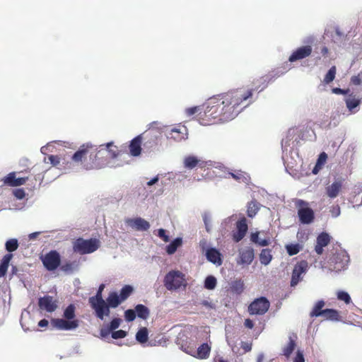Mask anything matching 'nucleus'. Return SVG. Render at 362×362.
<instances>
[{
  "label": "nucleus",
  "mask_w": 362,
  "mask_h": 362,
  "mask_svg": "<svg viewBox=\"0 0 362 362\" xmlns=\"http://www.w3.org/2000/svg\"><path fill=\"white\" fill-rule=\"evenodd\" d=\"M253 90L245 91L242 89L236 90L226 93L218 98H214L208 100L206 104L204 113L206 117L214 119L218 118V121L226 122L233 119L243 108L252 103L250 100L252 96Z\"/></svg>",
  "instance_id": "1"
},
{
  "label": "nucleus",
  "mask_w": 362,
  "mask_h": 362,
  "mask_svg": "<svg viewBox=\"0 0 362 362\" xmlns=\"http://www.w3.org/2000/svg\"><path fill=\"white\" fill-rule=\"evenodd\" d=\"M106 153L114 158L118 155V150L117 146L113 144V142H108L105 144L100 146V149L96 152H91L89 155L90 160L91 163H87L84 165L86 170L90 169H100L106 166L107 163L103 160V157Z\"/></svg>",
  "instance_id": "2"
},
{
  "label": "nucleus",
  "mask_w": 362,
  "mask_h": 362,
  "mask_svg": "<svg viewBox=\"0 0 362 362\" xmlns=\"http://www.w3.org/2000/svg\"><path fill=\"white\" fill-rule=\"evenodd\" d=\"M100 246V241L97 238L88 240L79 238L73 243V250L80 255L90 254L96 251Z\"/></svg>",
  "instance_id": "3"
},
{
  "label": "nucleus",
  "mask_w": 362,
  "mask_h": 362,
  "mask_svg": "<svg viewBox=\"0 0 362 362\" xmlns=\"http://www.w3.org/2000/svg\"><path fill=\"white\" fill-rule=\"evenodd\" d=\"M295 206L298 210V217L300 223L309 225L314 221V211L309 206V203L303 199H296Z\"/></svg>",
  "instance_id": "4"
},
{
  "label": "nucleus",
  "mask_w": 362,
  "mask_h": 362,
  "mask_svg": "<svg viewBox=\"0 0 362 362\" xmlns=\"http://www.w3.org/2000/svg\"><path fill=\"white\" fill-rule=\"evenodd\" d=\"M185 274L177 270H172L166 274L164 278V286L168 291L180 288L185 285Z\"/></svg>",
  "instance_id": "5"
},
{
  "label": "nucleus",
  "mask_w": 362,
  "mask_h": 362,
  "mask_svg": "<svg viewBox=\"0 0 362 362\" xmlns=\"http://www.w3.org/2000/svg\"><path fill=\"white\" fill-rule=\"evenodd\" d=\"M349 262V257L344 250L337 252L329 259L331 269L337 272L346 269Z\"/></svg>",
  "instance_id": "6"
},
{
  "label": "nucleus",
  "mask_w": 362,
  "mask_h": 362,
  "mask_svg": "<svg viewBox=\"0 0 362 362\" xmlns=\"http://www.w3.org/2000/svg\"><path fill=\"white\" fill-rule=\"evenodd\" d=\"M270 306V303L265 297L255 299L248 306V313L250 315H262L266 313Z\"/></svg>",
  "instance_id": "7"
},
{
  "label": "nucleus",
  "mask_w": 362,
  "mask_h": 362,
  "mask_svg": "<svg viewBox=\"0 0 362 362\" xmlns=\"http://www.w3.org/2000/svg\"><path fill=\"white\" fill-rule=\"evenodd\" d=\"M308 269V263L302 260L298 262L293 270L291 286L295 287L300 281H302L303 276L305 274Z\"/></svg>",
  "instance_id": "8"
},
{
  "label": "nucleus",
  "mask_w": 362,
  "mask_h": 362,
  "mask_svg": "<svg viewBox=\"0 0 362 362\" xmlns=\"http://www.w3.org/2000/svg\"><path fill=\"white\" fill-rule=\"evenodd\" d=\"M42 261L47 270L53 271L60 264V255L56 250H52L42 257Z\"/></svg>",
  "instance_id": "9"
},
{
  "label": "nucleus",
  "mask_w": 362,
  "mask_h": 362,
  "mask_svg": "<svg viewBox=\"0 0 362 362\" xmlns=\"http://www.w3.org/2000/svg\"><path fill=\"white\" fill-rule=\"evenodd\" d=\"M281 146L283 151L282 159L284 162V164H287L288 165H293V163L292 161L289 160V158L293 159V154L297 156V153L293 150L294 142H291L290 139L286 138L285 139L282 140Z\"/></svg>",
  "instance_id": "10"
},
{
  "label": "nucleus",
  "mask_w": 362,
  "mask_h": 362,
  "mask_svg": "<svg viewBox=\"0 0 362 362\" xmlns=\"http://www.w3.org/2000/svg\"><path fill=\"white\" fill-rule=\"evenodd\" d=\"M51 325L59 330L69 331L76 329L78 327V321L77 320L54 318L51 320Z\"/></svg>",
  "instance_id": "11"
},
{
  "label": "nucleus",
  "mask_w": 362,
  "mask_h": 362,
  "mask_svg": "<svg viewBox=\"0 0 362 362\" xmlns=\"http://www.w3.org/2000/svg\"><path fill=\"white\" fill-rule=\"evenodd\" d=\"M91 308L94 310L95 316L100 320H103L104 317L109 316L110 313V308L105 300L88 301Z\"/></svg>",
  "instance_id": "12"
},
{
  "label": "nucleus",
  "mask_w": 362,
  "mask_h": 362,
  "mask_svg": "<svg viewBox=\"0 0 362 362\" xmlns=\"http://www.w3.org/2000/svg\"><path fill=\"white\" fill-rule=\"evenodd\" d=\"M124 223L131 228L137 231H146L150 228V223L146 220L141 218H127Z\"/></svg>",
  "instance_id": "13"
},
{
  "label": "nucleus",
  "mask_w": 362,
  "mask_h": 362,
  "mask_svg": "<svg viewBox=\"0 0 362 362\" xmlns=\"http://www.w3.org/2000/svg\"><path fill=\"white\" fill-rule=\"evenodd\" d=\"M255 257L254 250L250 247H245L238 250L237 264L240 265L250 264Z\"/></svg>",
  "instance_id": "14"
},
{
  "label": "nucleus",
  "mask_w": 362,
  "mask_h": 362,
  "mask_svg": "<svg viewBox=\"0 0 362 362\" xmlns=\"http://www.w3.org/2000/svg\"><path fill=\"white\" fill-rule=\"evenodd\" d=\"M38 306L41 310L52 313L57 308V302L50 296H45L38 299Z\"/></svg>",
  "instance_id": "15"
},
{
  "label": "nucleus",
  "mask_w": 362,
  "mask_h": 362,
  "mask_svg": "<svg viewBox=\"0 0 362 362\" xmlns=\"http://www.w3.org/2000/svg\"><path fill=\"white\" fill-rule=\"evenodd\" d=\"M237 231L233 233V238L235 243L240 242L245 236L248 230L247 219L245 217L240 218L236 223Z\"/></svg>",
  "instance_id": "16"
},
{
  "label": "nucleus",
  "mask_w": 362,
  "mask_h": 362,
  "mask_svg": "<svg viewBox=\"0 0 362 362\" xmlns=\"http://www.w3.org/2000/svg\"><path fill=\"white\" fill-rule=\"evenodd\" d=\"M166 136L169 139H173L176 142L185 141L188 138L187 129L185 127L180 128H173L167 132Z\"/></svg>",
  "instance_id": "17"
},
{
  "label": "nucleus",
  "mask_w": 362,
  "mask_h": 362,
  "mask_svg": "<svg viewBox=\"0 0 362 362\" xmlns=\"http://www.w3.org/2000/svg\"><path fill=\"white\" fill-rule=\"evenodd\" d=\"M312 47L310 45H305L298 47L290 55L288 61L294 62L296 61L305 59L309 57L312 53Z\"/></svg>",
  "instance_id": "18"
},
{
  "label": "nucleus",
  "mask_w": 362,
  "mask_h": 362,
  "mask_svg": "<svg viewBox=\"0 0 362 362\" xmlns=\"http://www.w3.org/2000/svg\"><path fill=\"white\" fill-rule=\"evenodd\" d=\"M330 235L325 232H322L319 234L317 237L316 245L315 247V251L317 255H322L323 252V248L326 247L330 242Z\"/></svg>",
  "instance_id": "19"
},
{
  "label": "nucleus",
  "mask_w": 362,
  "mask_h": 362,
  "mask_svg": "<svg viewBox=\"0 0 362 362\" xmlns=\"http://www.w3.org/2000/svg\"><path fill=\"white\" fill-rule=\"evenodd\" d=\"M207 260L217 266L222 264L221 254L215 247H209L205 253Z\"/></svg>",
  "instance_id": "20"
},
{
  "label": "nucleus",
  "mask_w": 362,
  "mask_h": 362,
  "mask_svg": "<svg viewBox=\"0 0 362 362\" xmlns=\"http://www.w3.org/2000/svg\"><path fill=\"white\" fill-rule=\"evenodd\" d=\"M183 165L186 169L192 170L199 165L201 168L204 166V162L194 156H187L183 159Z\"/></svg>",
  "instance_id": "21"
},
{
  "label": "nucleus",
  "mask_w": 362,
  "mask_h": 362,
  "mask_svg": "<svg viewBox=\"0 0 362 362\" xmlns=\"http://www.w3.org/2000/svg\"><path fill=\"white\" fill-rule=\"evenodd\" d=\"M341 187L342 181L339 180H335L326 187V194L329 198L334 199L339 195Z\"/></svg>",
  "instance_id": "22"
},
{
  "label": "nucleus",
  "mask_w": 362,
  "mask_h": 362,
  "mask_svg": "<svg viewBox=\"0 0 362 362\" xmlns=\"http://www.w3.org/2000/svg\"><path fill=\"white\" fill-rule=\"evenodd\" d=\"M211 348L206 343L199 346L197 351H187V354L197 358L204 359L209 357Z\"/></svg>",
  "instance_id": "23"
},
{
  "label": "nucleus",
  "mask_w": 362,
  "mask_h": 362,
  "mask_svg": "<svg viewBox=\"0 0 362 362\" xmlns=\"http://www.w3.org/2000/svg\"><path fill=\"white\" fill-rule=\"evenodd\" d=\"M346 105L348 110L353 113L358 111L357 108L362 103V98H357L353 94H350L345 100Z\"/></svg>",
  "instance_id": "24"
},
{
  "label": "nucleus",
  "mask_w": 362,
  "mask_h": 362,
  "mask_svg": "<svg viewBox=\"0 0 362 362\" xmlns=\"http://www.w3.org/2000/svg\"><path fill=\"white\" fill-rule=\"evenodd\" d=\"M92 148L90 144H83L82 145L79 149L76 151L71 157L73 161L76 163L82 162L83 158L86 155L89 153V148ZM91 152H90V153Z\"/></svg>",
  "instance_id": "25"
},
{
  "label": "nucleus",
  "mask_w": 362,
  "mask_h": 362,
  "mask_svg": "<svg viewBox=\"0 0 362 362\" xmlns=\"http://www.w3.org/2000/svg\"><path fill=\"white\" fill-rule=\"evenodd\" d=\"M141 136H137L132 140L129 144L130 153L133 156H138L141 153Z\"/></svg>",
  "instance_id": "26"
},
{
  "label": "nucleus",
  "mask_w": 362,
  "mask_h": 362,
  "mask_svg": "<svg viewBox=\"0 0 362 362\" xmlns=\"http://www.w3.org/2000/svg\"><path fill=\"white\" fill-rule=\"evenodd\" d=\"M325 305V300H320L318 301H317L312 310L310 311V316L311 317H320V316H323V315L325 314V309L323 310V307Z\"/></svg>",
  "instance_id": "27"
},
{
  "label": "nucleus",
  "mask_w": 362,
  "mask_h": 362,
  "mask_svg": "<svg viewBox=\"0 0 362 362\" xmlns=\"http://www.w3.org/2000/svg\"><path fill=\"white\" fill-rule=\"evenodd\" d=\"M12 257L13 255L11 253L6 254L3 257L0 264V278L4 277L6 275Z\"/></svg>",
  "instance_id": "28"
},
{
  "label": "nucleus",
  "mask_w": 362,
  "mask_h": 362,
  "mask_svg": "<svg viewBox=\"0 0 362 362\" xmlns=\"http://www.w3.org/2000/svg\"><path fill=\"white\" fill-rule=\"evenodd\" d=\"M122 302V300L117 292H112L107 298V305L109 308H117Z\"/></svg>",
  "instance_id": "29"
},
{
  "label": "nucleus",
  "mask_w": 362,
  "mask_h": 362,
  "mask_svg": "<svg viewBox=\"0 0 362 362\" xmlns=\"http://www.w3.org/2000/svg\"><path fill=\"white\" fill-rule=\"evenodd\" d=\"M325 314L322 317H325L326 320L334 322L340 321L339 312L337 310L332 308L325 309Z\"/></svg>",
  "instance_id": "30"
},
{
  "label": "nucleus",
  "mask_w": 362,
  "mask_h": 362,
  "mask_svg": "<svg viewBox=\"0 0 362 362\" xmlns=\"http://www.w3.org/2000/svg\"><path fill=\"white\" fill-rule=\"evenodd\" d=\"M228 175H230L234 180L240 182H244L245 184H247L250 180L249 175L240 170L235 171V173L229 172Z\"/></svg>",
  "instance_id": "31"
},
{
  "label": "nucleus",
  "mask_w": 362,
  "mask_h": 362,
  "mask_svg": "<svg viewBox=\"0 0 362 362\" xmlns=\"http://www.w3.org/2000/svg\"><path fill=\"white\" fill-rule=\"evenodd\" d=\"M134 310L136 316L143 320H146L149 316L148 308L142 304L136 305Z\"/></svg>",
  "instance_id": "32"
},
{
  "label": "nucleus",
  "mask_w": 362,
  "mask_h": 362,
  "mask_svg": "<svg viewBox=\"0 0 362 362\" xmlns=\"http://www.w3.org/2000/svg\"><path fill=\"white\" fill-rule=\"evenodd\" d=\"M182 240L181 238H176L165 247L166 252L168 255L174 254L177 248L182 245Z\"/></svg>",
  "instance_id": "33"
},
{
  "label": "nucleus",
  "mask_w": 362,
  "mask_h": 362,
  "mask_svg": "<svg viewBox=\"0 0 362 362\" xmlns=\"http://www.w3.org/2000/svg\"><path fill=\"white\" fill-rule=\"evenodd\" d=\"M260 204L256 201H251L247 204V214L250 218H253L259 210Z\"/></svg>",
  "instance_id": "34"
},
{
  "label": "nucleus",
  "mask_w": 362,
  "mask_h": 362,
  "mask_svg": "<svg viewBox=\"0 0 362 362\" xmlns=\"http://www.w3.org/2000/svg\"><path fill=\"white\" fill-rule=\"evenodd\" d=\"M272 259L271 251L269 249H263L259 255V261L262 264L268 265Z\"/></svg>",
  "instance_id": "35"
},
{
  "label": "nucleus",
  "mask_w": 362,
  "mask_h": 362,
  "mask_svg": "<svg viewBox=\"0 0 362 362\" xmlns=\"http://www.w3.org/2000/svg\"><path fill=\"white\" fill-rule=\"evenodd\" d=\"M296 346L295 341L290 337L288 344L282 349V354L287 358H289L294 351Z\"/></svg>",
  "instance_id": "36"
},
{
  "label": "nucleus",
  "mask_w": 362,
  "mask_h": 362,
  "mask_svg": "<svg viewBox=\"0 0 362 362\" xmlns=\"http://www.w3.org/2000/svg\"><path fill=\"white\" fill-rule=\"evenodd\" d=\"M148 332L146 327H141L136 334V340L140 343L144 344L148 341Z\"/></svg>",
  "instance_id": "37"
},
{
  "label": "nucleus",
  "mask_w": 362,
  "mask_h": 362,
  "mask_svg": "<svg viewBox=\"0 0 362 362\" xmlns=\"http://www.w3.org/2000/svg\"><path fill=\"white\" fill-rule=\"evenodd\" d=\"M250 240L259 245V246H267L269 244V240L267 239H260L259 238V233H252L250 235Z\"/></svg>",
  "instance_id": "38"
},
{
  "label": "nucleus",
  "mask_w": 362,
  "mask_h": 362,
  "mask_svg": "<svg viewBox=\"0 0 362 362\" xmlns=\"http://www.w3.org/2000/svg\"><path fill=\"white\" fill-rule=\"evenodd\" d=\"M301 249L302 245L299 243L288 244L286 245V252L290 256H293L298 254Z\"/></svg>",
  "instance_id": "39"
},
{
  "label": "nucleus",
  "mask_w": 362,
  "mask_h": 362,
  "mask_svg": "<svg viewBox=\"0 0 362 362\" xmlns=\"http://www.w3.org/2000/svg\"><path fill=\"white\" fill-rule=\"evenodd\" d=\"M5 247L6 250L9 252L16 251L18 247V240L16 238H11L8 240L5 243Z\"/></svg>",
  "instance_id": "40"
},
{
  "label": "nucleus",
  "mask_w": 362,
  "mask_h": 362,
  "mask_svg": "<svg viewBox=\"0 0 362 362\" xmlns=\"http://www.w3.org/2000/svg\"><path fill=\"white\" fill-rule=\"evenodd\" d=\"M64 317L66 320H73L75 317V306L70 304L64 311Z\"/></svg>",
  "instance_id": "41"
},
{
  "label": "nucleus",
  "mask_w": 362,
  "mask_h": 362,
  "mask_svg": "<svg viewBox=\"0 0 362 362\" xmlns=\"http://www.w3.org/2000/svg\"><path fill=\"white\" fill-rule=\"evenodd\" d=\"M217 284L216 279L214 276H208L204 281V288L208 290H213Z\"/></svg>",
  "instance_id": "42"
},
{
  "label": "nucleus",
  "mask_w": 362,
  "mask_h": 362,
  "mask_svg": "<svg viewBox=\"0 0 362 362\" xmlns=\"http://www.w3.org/2000/svg\"><path fill=\"white\" fill-rule=\"evenodd\" d=\"M206 230L209 233L211 230V214L209 211H204L202 214Z\"/></svg>",
  "instance_id": "43"
},
{
  "label": "nucleus",
  "mask_w": 362,
  "mask_h": 362,
  "mask_svg": "<svg viewBox=\"0 0 362 362\" xmlns=\"http://www.w3.org/2000/svg\"><path fill=\"white\" fill-rule=\"evenodd\" d=\"M336 67L334 66H332L326 74L323 82L326 84H328L334 81L336 75Z\"/></svg>",
  "instance_id": "44"
},
{
  "label": "nucleus",
  "mask_w": 362,
  "mask_h": 362,
  "mask_svg": "<svg viewBox=\"0 0 362 362\" xmlns=\"http://www.w3.org/2000/svg\"><path fill=\"white\" fill-rule=\"evenodd\" d=\"M133 288L129 285L124 286L120 291L119 297L122 301L125 300L132 293Z\"/></svg>",
  "instance_id": "45"
},
{
  "label": "nucleus",
  "mask_w": 362,
  "mask_h": 362,
  "mask_svg": "<svg viewBox=\"0 0 362 362\" xmlns=\"http://www.w3.org/2000/svg\"><path fill=\"white\" fill-rule=\"evenodd\" d=\"M231 288L235 293L240 294L243 291L244 283L241 280L235 281L233 282Z\"/></svg>",
  "instance_id": "46"
},
{
  "label": "nucleus",
  "mask_w": 362,
  "mask_h": 362,
  "mask_svg": "<svg viewBox=\"0 0 362 362\" xmlns=\"http://www.w3.org/2000/svg\"><path fill=\"white\" fill-rule=\"evenodd\" d=\"M337 298L339 300L344 301L346 304H349L351 302L350 295L344 291H339L337 293Z\"/></svg>",
  "instance_id": "47"
},
{
  "label": "nucleus",
  "mask_w": 362,
  "mask_h": 362,
  "mask_svg": "<svg viewBox=\"0 0 362 362\" xmlns=\"http://www.w3.org/2000/svg\"><path fill=\"white\" fill-rule=\"evenodd\" d=\"M104 288H105V285L101 284L99 286L96 294L94 296L90 297L88 299V301L103 300L104 299L103 298V296H102V292H103Z\"/></svg>",
  "instance_id": "48"
},
{
  "label": "nucleus",
  "mask_w": 362,
  "mask_h": 362,
  "mask_svg": "<svg viewBox=\"0 0 362 362\" xmlns=\"http://www.w3.org/2000/svg\"><path fill=\"white\" fill-rule=\"evenodd\" d=\"M202 110V106H194L192 107H189L185 109V112L187 117H191L193 115L201 112Z\"/></svg>",
  "instance_id": "49"
},
{
  "label": "nucleus",
  "mask_w": 362,
  "mask_h": 362,
  "mask_svg": "<svg viewBox=\"0 0 362 362\" xmlns=\"http://www.w3.org/2000/svg\"><path fill=\"white\" fill-rule=\"evenodd\" d=\"M136 313L134 310L129 309L124 313V317L126 321L132 322L136 318Z\"/></svg>",
  "instance_id": "50"
},
{
  "label": "nucleus",
  "mask_w": 362,
  "mask_h": 362,
  "mask_svg": "<svg viewBox=\"0 0 362 362\" xmlns=\"http://www.w3.org/2000/svg\"><path fill=\"white\" fill-rule=\"evenodd\" d=\"M16 175L15 173H10L4 179V183L12 186L13 183L16 182Z\"/></svg>",
  "instance_id": "51"
},
{
  "label": "nucleus",
  "mask_w": 362,
  "mask_h": 362,
  "mask_svg": "<svg viewBox=\"0 0 362 362\" xmlns=\"http://www.w3.org/2000/svg\"><path fill=\"white\" fill-rule=\"evenodd\" d=\"M121 320L119 318H114L110 323L108 328L112 332L115 330L119 327Z\"/></svg>",
  "instance_id": "52"
},
{
  "label": "nucleus",
  "mask_w": 362,
  "mask_h": 362,
  "mask_svg": "<svg viewBox=\"0 0 362 362\" xmlns=\"http://www.w3.org/2000/svg\"><path fill=\"white\" fill-rule=\"evenodd\" d=\"M126 335L127 332L122 329L117 331H112V337L115 339L124 338L126 337Z\"/></svg>",
  "instance_id": "53"
},
{
  "label": "nucleus",
  "mask_w": 362,
  "mask_h": 362,
  "mask_svg": "<svg viewBox=\"0 0 362 362\" xmlns=\"http://www.w3.org/2000/svg\"><path fill=\"white\" fill-rule=\"evenodd\" d=\"M327 158V154L323 152V153H321L317 158V167H322L325 163L326 162V160Z\"/></svg>",
  "instance_id": "54"
},
{
  "label": "nucleus",
  "mask_w": 362,
  "mask_h": 362,
  "mask_svg": "<svg viewBox=\"0 0 362 362\" xmlns=\"http://www.w3.org/2000/svg\"><path fill=\"white\" fill-rule=\"evenodd\" d=\"M293 362H305L303 351L302 350H297L296 356L293 358Z\"/></svg>",
  "instance_id": "55"
},
{
  "label": "nucleus",
  "mask_w": 362,
  "mask_h": 362,
  "mask_svg": "<svg viewBox=\"0 0 362 362\" xmlns=\"http://www.w3.org/2000/svg\"><path fill=\"white\" fill-rule=\"evenodd\" d=\"M13 195L18 199H22L25 197V193L24 189L18 188L16 189L13 191Z\"/></svg>",
  "instance_id": "56"
},
{
  "label": "nucleus",
  "mask_w": 362,
  "mask_h": 362,
  "mask_svg": "<svg viewBox=\"0 0 362 362\" xmlns=\"http://www.w3.org/2000/svg\"><path fill=\"white\" fill-rule=\"evenodd\" d=\"M158 235L165 243H168L170 240L169 236L166 235V231L163 228L158 229Z\"/></svg>",
  "instance_id": "57"
},
{
  "label": "nucleus",
  "mask_w": 362,
  "mask_h": 362,
  "mask_svg": "<svg viewBox=\"0 0 362 362\" xmlns=\"http://www.w3.org/2000/svg\"><path fill=\"white\" fill-rule=\"evenodd\" d=\"M200 304L207 309H214L216 308L215 303L208 300H202Z\"/></svg>",
  "instance_id": "58"
},
{
  "label": "nucleus",
  "mask_w": 362,
  "mask_h": 362,
  "mask_svg": "<svg viewBox=\"0 0 362 362\" xmlns=\"http://www.w3.org/2000/svg\"><path fill=\"white\" fill-rule=\"evenodd\" d=\"M47 158L53 166H56L60 163V158L57 156L50 155Z\"/></svg>",
  "instance_id": "59"
},
{
  "label": "nucleus",
  "mask_w": 362,
  "mask_h": 362,
  "mask_svg": "<svg viewBox=\"0 0 362 362\" xmlns=\"http://www.w3.org/2000/svg\"><path fill=\"white\" fill-rule=\"evenodd\" d=\"M330 213L333 218L338 217L341 214L340 207L338 205L332 206Z\"/></svg>",
  "instance_id": "60"
},
{
  "label": "nucleus",
  "mask_w": 362,
  "mask_h": 362,
  "mask_svg": "<svg viewBox=\"0 0 362 362\" xmlns=\"http://www.w3.org/2000/svg\"><path fill=\"white\" fill-rule=\"evenodd\" d=\"M332 93L337 95H346L349 93V89H341L340 88H334L332 90Z\"/></svg>",
  "instance_id": "61"
},
{
  "label": "nucleus",
  "mask_w": 362,
  "mask_h": 362,
  "mask_svg": "<svg viewBox=\"0 0 362 362\" xmlns=\"http://www.w3.org/2000/svg\"><path fill=\"white\" fill-rule=\"evenodd\" d=\"M27 179H28L27 177L16 178V182L14 183H13V187H17V186H21V185H24L27 180Z\"/></svg>",
  "instance_id": "62"
},
{
  "label": "nucleus",
  "mask_w": 362,
  "mask_h": 362,
  "mask_svg": "<svg viewBox=\"0 0 362 362\" xmlns=\"http://www.w3.org/2000/svg\"><path fill=\"white\" fill-rule=\"evenodd\" d=\"M74 266V263H66L65 264H64L62 266V269L63 271H64L66 272H69L73 271Z\"/></svg>",
  "instance_id": "63"
},
{
  "label": "nucleus",
  "mask_w": 362,
  "mask_h": 362,
  "mask_svg": "<svg viewBox=\"0 0 362 362\" xmlns=\"http://www.w3.org/2000/svg\"><path fill=\"white\" fill-rule=\"evenodd\" d=\"M159 179H160L159 175H157L156 176H155L154 177L151 179L149 181H148L146 182V185L148 187L153 186V185H156L159 181Z\"/></svg>",
  "instance_id": "64"
}]
</instances>
